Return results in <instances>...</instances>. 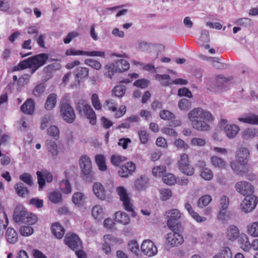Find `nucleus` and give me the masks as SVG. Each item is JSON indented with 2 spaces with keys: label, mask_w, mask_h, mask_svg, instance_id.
I'll list each match as a JSON object with an SVG mask.
<instances>
[{
  "label": "nucleus",
  "mask_w": 258,
  "mask_h": 258,
  "mask_svg": "<svg viewBox=\"0 0 258 258\" xmlns=\"http://www.w3.org/2000/svg\"><path fill=\"white\" fill-rule=\"evenodd\" d=\"M188 118L191 121L193 128L202 132L208 131L210 125L207 122L214 119L209 111L199 107L190 110L188 113Z\"/></svg>",
  "instance_id": "1"
},
{
  "label": "nucleus",
  "mask_w": 258,
  "mask_h": 258,
  "mask_svg": "<svg viewBox=\"0 0 258 258\" xmlns=\"http://www.w3.org/2000/svg\"><path fill=\"white\" fill-rule=\"evenodd\" d=\"M188 118L191 121L193 128L202 132L208 131L210 125L207 122L214 119L209 111L199 107L190 110L188 113Z\"/></svg>",
  "instance_id": "2"
},
{
  "label": "nucleus",
  "mask_w": 258,
  "mask_h": 258,
  "mask_svg": "<svg viewBox=\"0 0 258 258\" xmlns=\"http://www.w3.org/2000/svg\"><path fill=\"white\" fill-rule=\"evenodd\" d=\"M233 79V77H225L223 75H218L215 78L209 80L207 82L208 89L214 93H221L229 90V81Z\"/></svg>",
  "instance_id": "3"
},
{
  "label": "nucleus",
  "mask_w": 258,
  "mask_h": 258,
  "mask_svg": "<svg viewBox=\"0 0 258 258\" xmlns=\"http://www.w3.org/2000/svg\"><path fill=\"white\" fill-rule=\"evenodd\" d=\"M13 219L16 223H23L28 225H33L37 221V217L27 212L22 205H18L15 208Z\"/></svg>",
  "instance_id": "4"
},
{
  "label": "nucleus",
  "mask_w": 258,
  "mask_h": 258,
  "mask_svg": "<svg viewBox=\"0 0 258 258\" xmlns=\"http://www.w3.org/2000/svg\"><path fill=\"white\" fill-rule=\"evenodd\" d=\"M79 165L82 179L86 182H93L95 180V177L90 158L86 155H82L79 159Z\"/></svg>",
  "instance_id": "5"
},
{
  "label": "nucleus",
  "mask_w": 258,
  "mask_h": 258,
  "mask_svg": "<svg viewBox=\"0 0 258 258\" xmlns=\"http://www.w3.org/2000/svg\"><path fill=\"white\" fill-rule=\"evenodd\" d=\"M75 109L78 113L81 116H85L90 119L92 125L96 124V115L91 106L85 103L84 100H79L75 103Z\"/></svg>",
  "instance_id": "6"
},
{
  "label": "nucleus",
  "mask_w": 258,
  "mask_h": 258,
  "mask_svg": "<svg viewBox=\"0 0 258 258\" xmlns=\"http://www.w3.org/2000/svg\"><path fill=\"white\" fill-rule=\"evenodd\" d=\"M167 216V225L171 230H177L182 231L183 228L179 221L181 218L180 212L175 209L168 210L166 212Z\"/></svg>",
  "instance_id": "7"
},
{
  "label": "nucleus",
  "mask_w": 258,
  "mask_h": 258,
  "mask_svg": "<svg viewBox=\"0 0 258 258\" xmlns=\"http://www.w3.org/2000/svg\"><path fill=\"white\" fill-rule=\"evenodd\" d=\"M60 115L67 123H72L76 119V114L72 106L68 102L61 101L59 104Z\"/></svg>",
  "instance_id": "8"
},
{
  "label": "nucleus",
  "mask_w": 258,
  "mask_h": 258,
  "mask_svg": "<svg viewBox=\"0 0 258 258\" xmlns=\"http://www.w3.org/2000/svg\"><path fill=\"white\" fill-rule=\"evenodd\" d=\"M178 168L183 174L187 176H192L194 174L195 169L189 163L187 154L183 153L180 155V159L177 162Z\"/></svg>",
  "instance_id": "9"
},
{
  "label": "nucleus",
  "mask_w": 258,
  "mask_h": 258,
  "mask_svg": "<svg viewBox=\"0 0 258 258\" xmlns=\"http://www.w3.org/2000/svg\"><path fill=\"white\" fill-rule=\"evenodd\" d=\"M48 58V54L45 53H39L33 55V58L28 68L30 69L31 74H33L40 67L46 64Z\"/></svg>",
  "instance_id": "10"
},
{
  "label": "nucleus",
  "mask_w": 258,
  "mask_h": 258,
  "mask_svg": "<svg viewBox=\"0 0 258 258\" xmlns=\"http://www.w3.org/2000/svg\"><path fill=\"white\" fill-rule=\"evenodd\" d=\"M258 203V198L254 195L247 196L240 204L241 210L245 213L252 212Z\"/></svg>",
  "instance_id": "11"
},
{
  "label": "nucleus",
  "mask_w": 258,
  "mask_h": 258,
  "mask_svg": "<svg viewBox=\"0 0 258 258\" xmlns=\"http://www.w3.org/2000/svg\"><path fill=\"white\" fill-rule=\"evenodd\" d=\"M63 241L64 244L73 250L82 247V241L79 236L76 234L67 233Z\"/></svg>",
  "instance_id": "12"
},
{
  "label": "nucleus",
  "mask_w": 258,
  "mask_h": 258,
  "mask_svg": "<svg viewBox=\"0 0 258 258\" xmlns=\"http://www.w3.org/2000/svg\"><path fill=\"white\" fill-rule=\"evenodd\" d=\"M236 190L241 195L246 197L247 196L254 195V187L249 182L241 181L237 182L235 184Z\"/></svg>",
  "instance_id": "13"
},
{
  "label": "nucleus",
  "mask_w": 258,
  "mask_h": 258,
  "mask_svg": "<svg viewBox=\"0 0 258 258\" xmlns=\"http://www.w3.org/2000/svg\"><path fill=\"white\" fill-rule=\"evenodd\" d=\"M182 231L171 230V232L167 234L166 239L169 244L172 247H177L181 245L184 240L181 233Z\"/></svg>",
  "instance_id": "14"
},
{
  "label": "nucleus",
  "mask_w": 258,
  "mask_h": 258,
  "mask_svg": "<svg viewBox=\"0 0 258 258\" xmlns=\"http://www.w3.org/2000/svg\"><path fill=\"white\" fill-rule=\"evenodd\" d=\"M141 250L146 255L151 257L157 253V248L152 241L149 239L145 240L141 245Z\"/></svg>",
  "instance_id": "15"
},
{
  "label": "nucleus",
  "mask_w": 258,
  "mask_h": 258,
  "mask_svg": "<svg viewBox=\"0 0 258 258\" xmlns=\"http://www.w3.org/2000/svg\"><path fill=\"white\" fill-rule=\"evenodd\" d=\"M155 78L156 80L161 81L163 80H166L167 81L161 82V85L163 86H167L171 84H174L175 85H185L188 83V81L187 80H184L183 79L179 78L176 79L172 81V83H169L168 80L170 79V77L168 74L164 75H159L157 74L155 76Z\"/></svg>",
  "instance_id": "16"
},
{
  "label": "nucleus",
  "mask_w": 258,
  "mask_h": 258,
  "mask_svg": "<svg viewBox=\"0 0 258 258\" xmlns=\"http://www.w3.org/2000/svg\"><path fill=\"white\" fill-rule=\"evenodd\" d=\"M135 170L136 165L134 163L132 162H127L119 168L118 174L121 177L126 178L132 175Z\"/></svg>",
  "instance_id": "17"
},
{
  "label": "nucleus",
  "mask_w": 258,
  "mask_h": 258,
  "mask_svg": "<svg viewBox=\"0 0 258 258\" xmlns=\"http://www.w3.org/2000/svg\"><path fill=\"white\" fill-rule=\"evenodd\" d=\"M93 191L98 199L104 201L106 199V190L104 186L100 182H95L93 185Z\"/></svg>",
  "instance_id": "18"
},
{
  "label": "nucleus",
  "mask_w": 258,
  "mask_h": 258,
  "mask_svg": "<svg viewBox=\"0 0 258 258\" xmlns=\"http://www.w3.org/2000/svg\"><path fill=\"white\" fill-rule=\"evenodd\" d=\"M249 156V150L246 148H240L236 152L237 160L242 165L247 164Z\"/></svg>",
  "instance_id": "19"
},
{
  "label": "nucleus",
  "mask_w": 258,
  "mask_h": 258,
  "mask_svg": "<svg viewBox=\"0 0 258 258\" xmlns=\"http://www.w3.org/2000/svg\"><path fill=\"white\" fill-rule=\"evenodd\" d=\"M22 112L26 114L31 115L35 110V102L33 99L28 98L20 107Z\"/></svg>",
  "instance_id": "20"
},
{
  "label": "nucleus",
  "mask_w": 258,
  "mask_h": 258,
  "mask_svg": "<svg viewBox=\"0 0 258 258\" xmlns=\"http://www.w3.org/2000/svg\"><path fill=\"white\" fill-rule=\"evenodd\" d=\"M75 79L78 83H80V80L85 79L88 77L89 69L87 68L81 67H77L73 72Z\"/></svg>",
  "instance_id": "21"
},
{
  "label": "nucleus",
  "mask_w": 258,
  "mask_h": 258,
  "mask_svg": "<svg viewBox=\"0 0 258 258\" xmlns=\"http://www.w3.org/2000/svg\"><path fill=\"white\" fill-rule=\"evenodd\" d=\"M46 146L49 154L51 155L52 159H56L58 155V151L55 142L51 140H47L46 141Z\"/></svg>",
  "instance_id": "22"
},
{
  "label": "nucleus",
  "mask_w": 258,
  "mask_h": 258,
  "mask_svg": "<svg viewBox=\"0 0 258 258\" xmlns=\"http://www.w3.org/2000/svg\"><path fill=\"white\" fill-rule=\"evenodd\" d=\"M113 220L118 223L127 225L130 222L129 215L126 213L121 211H118L115 213Z\"/></svg>",
  "instance_id": "23"
},
{
  "label": "nucleus",
  "mask_w": 258,
  "mask_h": 258,
  "mask_svg": "<svg viewBox=\"0 0 258 258\" xmlns=\"http://www.w3.org/2000/svg\"><path fill=\"white\" fill-rule=\"evenodd\" d=\"M199 166L202 168L200 176L205 180H210L213 177V172L211 169L206 167V162H199Z\"/></svg>",
  "instance_id": "24"
},
{
  "label": "nucleus",
  "mask_w": 258,
  "mask_h": 258,
  "mask_svg": "<svg viewBox=\"0 0 258 258\" xmlns=\"http://www.w3.org/2000/svg\"><path fill=\"white\" fill-rule=\"evenodd\" d=\"M51 230L52 234L58 239H61L65 233V229L58 222L52 223Z\"/></svg>",
  "instance_id": "25"
},
{
  "label": "nucleus",
  "mask_w": 258,
  "mask_h": 258,
  "mask_svg": "<svg viewBox=\"0 0 258 258\" xmlns=\"http://www.w3.org/2000/svg\"><path fill=\"white\" fill-rule=\"evenodd\" d=\"M239 130V126L234 124H227L224 128L226 136L230 139L235 137Z\"/></svg>",
  "instance_id": "26"
},
{
  "label": "nucleus",
  "mask_w": 258,
  "mask_h": 258,
  "mask_svg": "<svg viewBox=\"0 0 258 258\" xmlns=\"http://www.w3.org/2000/svg\"><path fill=\"white\" fill-rule=\"evenodd\" d=\"M57 103V95L52 93L48 95L44 104L45 108L47 110H51L53 109Z\"/></svg>",
  "instance_id": "27"
},
{
  "label": "nucleus",
  "mask_w": 258,
  "mask_h": 258,
  "mask_svg": "<svg viewBox=\"0 0 258 258\" xmlns=\"http://www.w3.org/2000/svg\"><path fill=\"white\" fill-rule=\"evenodd\" d=\"M227 239L233 241L239 237V231L237 226L230 225L228 226L226 232Z\"/></svg>",
  "instance_id": "28"
},
{
  "label": "nucleus",
  "mask_w": 258,
  "mask_h": 258,
  "mask_svg": "<svg viewBox=\"0 0 258 258\" xmlns=\"http://www.w3.org/2000/svg\"><path fill=\"white\" fill-rule=\"evenodd\" d=\"M16 192L17 194L21 197L25 198L26 196L29 194V190L28 188L26 187L23 183L18 182L14 186Z\"/></svg>",
  "instance_id": "29"
},
{
  "label": "nucleus",
  "mask_w": 258,
  "mask_h": 258,
  "mask_svg": "<svg viewBox=\"0 0 258 258\" xmlns=\"http://www.w3.org/2000/svg\"><path fill=\"white\" fill-rule=\"evenodd\" d=\"M242 138L246 140H248L258 137V128L249 127L243 131Z\"/></svg>",
  "instance_id": "30"
},
{
  "label": "nucleus",
  "mask_w": 258,
  "mask_h": 258,
  "mask_svg": "<svg viewBox=\"0 0 258 258\" xmlns=\"http://www.w3.org/2000/svg\"><path fill=\"white\" fill-rule=\"evenodd\" d=\"M6 238L9 243L14 244L18 240L17 233L11 227H9L6 232Z\"/></svg>",
  "instance_id": "31"
},
{
  "label": "nucleus",
  "mask_w": 258,
  "mask_h": 258,
  "mask_svg": "<svg viewBox=\"0 0 258 258\" xmlns=\"http://www.w3.org/2000/svg\"><path fill=\"white\" fill-rule=\"evenodd\" d=\"M114 65L117 69L118 73H122L127 71L130 69V64L128 62L123 59L114 61Z\"/></svg>",
  "instance_id": "32"
},
{
  "label": "nucleus",
  "mask_w": 258,
  "mask_h": 258,
  "mask_svg": "<svg viewBox=\"0 0 258 258\" xmlns=\"http://www.w3.org/2000/svg\"><path fill=\"white\" fill-rule=\"evenodd\" d=\"M117 72V69H116L114 62L106 64L103 70L104 75L110 79Z\"/></svg>",
  "instance_id": "33"
},
{
  "label": "nucleus",
  "mask_w": 258,
  "mask_h": 258,
  "mask_svg": "<svg viewBox=\"0 0 258 258\" xmlns=\"http://www.w3.org/2000/svg\"><path fill=\"white\" fill-rule=\"evenodd\" d=\"M238 243L241 248L244 251H247L250 248V243L247 236L245 234H241L238 238Z\"/></svg>",
  "instance_id": "34"
},
{
  "label": "nucleus",
  "mask_w": 258,
  "mask_h": 258,
  "mask_svg": "<svg viewBox=\"0 0 258 258\" xmlns=\"http://www.w3.org/2000/svg\"><path fill=\"white\" fill-rule=\"evenodd\" d=\"M244 165L240 164L237 160L236 161H232L230 163V166L233 171L236 174L240 176H243L245 173Z\"/></svg>",
  "instance_id": "35"
},
{
  "label": "nucleus",
  "mask_w": 258,
  "mask_h": 258,
  "mask_svg": "<svg viewBox=\"0 0 258 258\" xmlns=\"http://www.w3.org/2000/svg\"><path fill=\"white\" fill-rule=\"evenodd\" d=\"M238 120L240 122L258 125V115L254 113L249 114L248 116L244 117H240Z\"/></svg>",
  "instance_id": "36"
},
{
  "label": "nucleus",
  "mask_w": 258,
  "mask_h": 258,
  "mask_svg": "<svg viewBox=\"0 0 258 258\" xmlns=\"http://www.w3.org/2000/svg\"><path fill=\"white\" fill-rule=\"evenodd\" d=\"M85 197L83 193L76 192L72 196V202L78 206H82L85 201Z\"/></svg>",
  "instance_id": "37"
},
{
  "label": "nucleus",
  "mask_w": 258,
  "mask_h": 258,
  "mask_svg": "<svg viewBox=\"0 0 258 258\" xmlns=\"http://www.w3.org/2000/svg\"><path fill=\"white\" fill-rule=\"evenodd\" d=\"M103 209L99 205L94 206L92 209V215L96 220L100 221L104 218Z\"/></svg>",
  "instance_id": "38"
},
{
  "label": "nucleus",
  "mask_w": 258,
  "mask_h": 258,
  "mask_svg": "<svg viewBox=\"0 0 258 258\" xmlns=\"http://www.w3.org/2000/svg\"><path fill=\"white\" fill-rule=\"evenodd\" d=\"M211 160L215 167L224 169L226 166V161L221 158L214 156L211 158Z\"/></svg>",
  "instance_id": "39"
},
{
  "label": "nucleus",
  "mask_w": 258,
  "mask_h": 258,
  "mask_svg": "<svg viewBox=\"0 0 258 258\" xmlns=\"http://www.w3.org/2000/svg\"><path fill=\"white\" fill-rule=\"evenodd\" d=\"M95 159L99 169L101 171H105L107 169V166L104 156L103 155L98 154L96 156Z\"/></svg>",
  "instance_id": "40"
},
{
  "label": "nucleus",
  "mask_w": 258,
  "mask_h": 258,
  "mask_svg": "<svg viewBox=\"0 0 258 258\" xmlns=\"http://www.w3.org/2000/svg\"><path fill=\"white\" fill-rule=\"evenodd\" d=\"M230 218V212L227 210H220L218 212L217 219L219 221L224 223L228 221Z\"/></svg>",
  "instance_id": "41"
},
{
  "label": "nucleus",
  "mask_w": 258,
  "mask_h": 258,
  "mask_svg": "<svg viewBox=\"0 0 258 258\" xmlns=\"http://www.w3.org/2000/svg\"><path fill=\"white\" fill-rule=\"evenodd\" d=\"M60 188L61 191L65 194H70L72 191V187L68 179H63L60 181Z\"/></svg>",
  "instance_id": "42"
},
{
  "label": "nucleus",
  "mask_w": 258,
  "mask_h": 258,
  "mask_svg": "<svg viewBox=\"0 0 258 258\" xmlns=\"http://www.w3.org/2000/svg\"><path fill=\"white\" fill-rule=\"evenodd\" d=\"M247 230L248 233L253 236V237H257L258 236V221L254 222L251 224L250 225H248L247 226Z\"/></svg>",
  "instance_id": "43"
},
{
  "label": "nucleus",
  "mask_w": 258,
  "mask_h": 258,
  "mask_svg": "<svg viewBox=\"0 0 258 258\" xmlns=\"http://www.w3.org/2000/svg\"><path fill=\"white\" fill-rule=\"evenodd\" d=\"M125 86L123 85H117L112 89V92L115 96L121 98L125 94Z\"/></svg>",
  "instance_id": "44"
},
{
  "label": "nucleus",
  "mask_w": 258,
  "mask_h": 258,
  "mask_svg": "<svg viewBox=\"0 0 258 258\" xmlns=\"http://www.w3.org/2000/svg\"><path fill=\"white\" fill-rule=\"evenodd\" d=\"M162 180L164 183L171 185L175 183V178L172 173H165L162 175Z\"/></svg>",
  "instance_id": "45"
},
{
  "label": "nucleus",
  "mask_w": 258,
  "mask_h": 258,
  "mask_svg": "<svg viewBox=\"0 0 258 258\" xmlns=\"http://www.w3.org/2000/svg\"><path fill=\"white\" fill-rule=\"evenodd\" d=\"M160 199L163 201L168 200L171 197L172 193L169 188H161L159 190Z\"/></svg>",
  "instance_id": "46"
},
{
  "label": "nucleus",
  "mask_w": 258,
  "mask_h": 258,
  "mask_svg": "<svg viewBox=\"0 0 258 258\" xmlns=\"http://www.w3.org/2000/svg\"><path fill=\"white\" fill-rule=\"evenodd\" d=\"M37 176V182L39 185V189H42L45 185V179L44 176V173L43 170L41 171H37L36 172Z\"/></svg>",
  "instance_id": "47"
},
{
  "label": "nucleus",
  "mask_w": 258,
  "mask_h": 258,
  "mask_svg": "<svg viewBox=\"0 0 258 258\" xmlns=\"http://www.w3.org/2000/svg\"><path fill=\"white\" fill-rule=\"evenodd\" d=\"M148 182V179L146 177L141 176L135 181V186L138 190L144 188Z\"/></svg>",
  "instance_id": "48"
},
{
  "label": "nucleus",
  "mask_w": 258,
  "mask_h": 258,
  "mask_svg": "<svg viewBox=\"0 0 258 258\" xmlns=\"http://www.w3.org/2000/svg\"><path fill=\"white\" fill-rule=\"evenodd\" d=\"M210 41L209 33L207 30H202L201 35L199 39V44L200 45H204V43H208Z\"/></svg>",
  "instance_id": "49"
},
{
  "label": "nucleus",
  "mask_w": 258,
  "mask_h": 258,
  "mask_svg": "<svg viewBox=\"0 0 258 258\" xmlns=\"http://www.w3.org/2000/svg\"><path fill=\"white\" fill-rule=\"evenodd\" d=\"M21 226L20 228V233L23 236H28L32 235L34 232L33 228L29 226Z\"/></svg>",
  "instance_id": "50"
},
{
  "label": "nucleus",
  "mask_w": 258,
  "mask_h": 258,
  "mask_svg": "<svg viewBox=\"0 0 258 258\" xmlns=\"http://www.w3.org/2000/svg\"><path fill=\"white\" fill-rule=\"evenodd\" d=\"M160 117L164 120H172L175 118L174 114L167 110H162L159 113Z\"/></svg>",
  "instance_id": "51"
},
{
  "label": "nucleus",
  "mask_w": 258,
  "mask_h": 258,
  "mask_svg": "<svg viewBox=\"0 0 258 258\" xmlns=\"http://www.w3.org/2000/svg\"><path fill=\"white\" fill-rule=\"evenodd\" d=\"M49 200L53 203H58L62 200L61 195L58 191H54L50 194Z\"/></svg>",
  "instance_id": "52"
},
{
  "label": "nucleus",
  "mask_w": 258,
  "mask_h": 258,
  "mask_svg": "<svg viewBox=\"0 0 258 258\" xmlns=\"http://www.w3.org/2000/svg\"><path fill=\"white\" fill-rule=\"evenodd\" d=\"M212 198L209 195H205L200 198L198 202V205L200 208L207 206L211 201Z\"/></svg>",
  "instance_id": "53"
},
{
  "label": "nucleus",
  "mask_w": 258,
  "mask_h": 258,
  "mask_svg": "<svg viewBox=\"0 0 258 258\" xmlns=\"http://www.w3.org/2000/svg\"><path fill=\"white\" fill-rule=\"evenodd\" d=\"M48 134L54 138L55 140H57L59 136V130L57 126L55 125H51L47 129Z\"/></svg>",
  "instance_id": "54"
},
{
  "label": "nucleus",
  "mask_w": 258,
  "mask_h": 258,
  "mask_svg": "<svg viewBox=\"0 0 258 258\" xmlns=\"http://www.w3.org/2000/svg\"><path fill=\"white\" fill-rule=\"evenodd\" d=\"M20 179L29 186H32L33 181L31 175L28 173H24L20 175Z\"/></svg>",
  "instance_id": "55"
},
{
  "label": "nucleus",
  "mask_w": 258,
  "mask_h": 258,
  "mask_svg": "<svg viewBox=\"0 0 258 258\" xmlns=\"http://www.w3.org/2000/svg\"><path fill=\"white\" fill-rule=\"evenodd\" d=\"M178 106L180 109L187 110L191 108V102L187 99L183 98L179 100Z\"/></svg>",
  "instance_id": "56"
},
{
  "label": "nucleus",
  "mask_w": 258,
  "mask_h": 258,
  "mask_svg": "<svg viewBox=\"0 0 258 258\" xmlns=\"http://www.w3.org/2000/svg\"><path fill=\"white\" fill-rule=\"evenodd\" d=\"M220 258H232L231 249L227 246L223 247L218 254Z\"/></svg>",
  "instance_id": "57"
},
{
  "label": "nucleus",
  "mask_w": 258,
  "mask_h": 258,
  "mask_svg": "<svg viewBox=\"0 0 258 258\" xmlns=\"http://www.w3.org/2000/svg\"><path fill=\"white\" fill-rule=\"evenodd\" d=\"M85 51L76 50L73 47L67 49L65 52L67 56L85 55Z\"/></svg>",
  "instance_id": "58"
},
{
  "label": "nucleus",
  "mask_w": 258,
  "mask_h": 258,
  "mask_svg": "<svg viewBox=\"0 0 258 258\" xmlns=\"http://www.w3.org/2000/svg\"><path fill=\"white\" fill-rule=\"evenodd\" d=\"M177 95L179 97L185 96L188 98H192L193 96L189 89L186 87L180 88L178 90Z\"/></svg>",
  "instance_id": "59"
},
{
  "label": "nucleus",
  "mask_w": 258,
  "mask_h": 258,
  "mask_svg": "<svg viewBox=\"0 0 258 258\" xmlns=\"http://www.w3.org/2000/svg\"><path fill=\"white\" fill-rule=\"evenodd\" d=\"M229 205V200L226 196H223L220 199V210H227Z\"/></svg>",
  "instance_id": "60"
},
{
  "label": "nucleus",
  "mask_w": 258,
  "mask_h": 258,
  "mask_svg": "<svg viewBox=\"0 0 258 258\" xmlns=\"http://www.w3.org/2000/svg\"><path fill=\"white\" fill-rule=\"evenodd\" d=\"M92 104L96 110H100L102 108L101 104L97 94H93L91 96Z\"/></svg>",
  "instance_id": "61"
},
{
  "label": "nucleus",
  "mask_w": 258,
  "mask_h": 258,
  "mask_svg": "<svg viewBox=\"0 0 258 258\" xmlns=\"http://www.w3.org/2000/svg\"><path fill=\"white\" fill-rule=\"evenodd\" d=\"M84 62L85 64L97 70H99L101 67V64L99 61L92 58L87 59Z\"/></svg>",
  "instance_id": "62"
},
{
  "label": "nucleus",
  "mask_w": 258,
  "mask_h": 258,
  "mask_svg": "<svg viewBox=\"0 0 258 258\" xmlns=\"http://www.w3.org/2000/svg\"><path fill=\"white\" fill-rule=\"evenodd\" d=\"M166 167L165 166H159L152 169V173L155 176H161L165 173Z\"/></svg>",
  "instance_id": "63"
},
{
  "label": "nucleus",
  "mask_w": 258,
  "mask_h": 258,
  "mask_svg": "<svg viewBox=\"0 0 258 258\" xmlns=\"http://www.w3.org/2000/svg\"><path fill=\"white\" fill-rule=\"evenodd\" d=\"M116 191L117 192V194L119 196L120 200L121 201L129 198L127 194L126 189L122 186H118L116 188Z\"/></svg>",
  "instance_id": "64"
}]
</instances>
